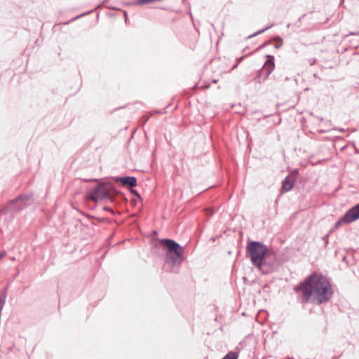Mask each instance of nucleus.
Returning <instances> with one entry per match:
<instances>
[{
  "label": "nucleus",
  "mask_w": 359,
  "mask_h": 359,
  "mask_svg": "<svg viewBox=\"0 0 359 359\" xmlns=\"http://www.w3.org/2000/svg\"><path fill=\"white\" fill-rule=\"evenodd\" d=\"M299 293L302 304L311 303L321 305L329 302L334 295V290L329 279L322 273H313L294 288Z\"/></svg>",
  "instance_id": "nucleus-1"
},
{
  "label": "nucleus",
  "mask_w": 359,
  "mask_h": 359,
  "mask_svg": "<svg viewBox=\"0 0 359 359\" xmlns=\"http://www.w3.org/2000/svg\"><path fill=\"white\" fill-rule=\"evenodd\" d=\"M86 195L88 199L94 202L104 200L111 203H115L117 200L128 201L124 194L118 190L114 183L109 181L99 182L88 191Z\"/></svg>",
  "instance_id": "nucleus-2"
},
{
  "label": "nucleus",
  "mask_w": 359,
  "mask_h": 359,
  "mask_svg": "<svg viewBox=\"0 0 359 359\" xmlns=\"http://www.w3.org/2000/svg\"><path fill=\"white\" fill-rule=\"evenodd\" d=\"M156 241L165 252V264L172 268L178 267L182 264L184 259V249L180 243L168 238H157Z\"/></svg>",
  "instance_id": "nucleus-3"
},
{
  "label": "nucleus",
  "mask_w": 359,
  "mask_h": 359,
  "mask_svg": "<svg viewBox=\"0 0 359 359\" xmlns=\"http://www.w3.org/2000/svg\"><path fill=\"white\" fill-rule=\"evenodd\" d=\"M262 242L248 240L246 245V255L256 268L261 269L266 264V258L273 254Z\"/></svg>",
  "instance_id": "nucleus-4"
},
{
  "label": "nucleus",
  "mask_w": 359,
  "mask_h": 359,
  "mask_svg": "<svg viewBox=\"0 0 359 359\" xmlns=\"http://www.w3.org/2000/svg\"><path fill=\"white\" fill-rule=\"evenodd\" d=\"M34 203L32 192L21 194L9 201L8 205L18 214Z\"/></svg>",
  "instance_id": "nucleus-5"
},
{
  "label": "nucleus",
  "mask_w": 359,
  "mask_h": 359,
  "mask_svg": "<svg viewBox=\"0 0 359 359\" xmlns=\"http://www.w3.org/2000/svg\"><path fill=\"white\" fill-rule=\"evenodd\" d=\"M359 219V203L349 208L340 218L335 225L338 227L340 225L352 223Z\"/></svg>",
  "instance_id": "nucleus-6"
},
{
  "label": "nucleus",
  "mask_w": 359,
  "mask_h": 359,
  "mask_svg": "<svg viewBox=\"0 0 359 359\" xmlns=\"http://www.w3.org/2000/svg\"><path fill=\"white\" fill-rule=\"evenodd\" d=\"M0 212L3 217V225L8 229L17 213L8 204L1 208Z\"/></svg>",
  "instance_id": "nucleus-7"
},
{
  "label": "nucleus",
  "mask_w": 359,
  "mask_h": 359,
  "mask_svg": "<svg viewBox=\"0 0 359 359\" xmlns=\"http://www.w3.org/2000/svg\"><path fill=\"white\" fill-rule=\"evenodd\" d=\"M114 182L120 184L123 187L133 188L137 185V178L134 176H116L112 177Z\"/></svg>",
  "instance_id": "nucleus-8"
},
{
  "label": "nucleus",
  "mask_w": 359,
  "mask_h": 359,
  "mask_svg": "<svg viewBox=\"0 0 359 359\" xmlns=\"http://www.w3.org/2000/svg\"><path fill=\"white\" fill-rule=\"evenodd\" d=\"M266 60L264 62L263 67L260 69H264V72L262 75L263 79L266 81L271 72L273 71L275 68V59L274 56L272 55H266Z\"/></svg>",
  "instance_id": "nucleus-9"
},
{
  "label": "nucleus",
  "mask_w": 359,
  "mask_h": 359,
  "mask_svg": "<svg viewBox=\"0 0 359 359\" xmlns=\"http://www.w3.org/2000/svg\"><path fill=\"white\" fill-rule=\"evenodd\" d=\"M294 182V177H292L291 175H287L282 181L281 188L280 191V193L284 194L285 192L290 191L293 188Z\"/></svg>",
  "instance_id": "nucleus-10"
},
{
  "label": "nucleus",
  "mask_w": 359,
  "mask_h": 359,
  "mask_svg": "<svg viewBox=\"0 0 359 359\" xmlns=\"http://www.w3.org/2000/svg\"><path fill=\"white\" fill-rule=\"evenodd\" d=\"M264 72V69H259L257 72V74L256 75V76H255L253 78V81H255V83H262L263 82H264V79H263L262 77V75Z\"/></svg>",
  "instance_id": "nucleus-11"
},
{
  "label": "nucleus",
  "mask_w": 359,
  "mask_h": 359,
  "mask_svg": "<svg viewBox=\"0 0 359 359\" xmlns=\"http://www.w3.org/2000/svg\"><path fill=\"white\" fill-rule=\"evenodd\" d=\"M238 355L236 351H229L222 359H238Z\"/></svg>",
  "instance_id": "nucleus-12"
},
{
  "label": "nucleus",
  "mask_w": 359,
  "mask_h": 359,
  "mask_svg": "<svg viewBox=\"0 0 359 359\" xmlns=\"http://www.w3.org/2000/svg\"><path fill=\"white\" fill-rule=\"evenodd\" d=\"M273 25H270L269 26H267L265 28L262 29H260L256 32H255L254 34H251L250 36H249V38H252L253 36H257L260 34H262L264 33V32H266V30H268L269 29H270L271 27H272Z\"/></svg>",
  "instance_id": "nucleus-13"
},
{
  "label": "nucleus",
  "mask_w": 359,
  "mask_h": 359,
  "mask_svg": "<svg viewBox=\"0 0 359 359\" xmlns=\"http://www.w3.org/2000/svg\"><path fill=\"white\" fill-rule=\"evenodd\" d=\"M274 39L278 41V42L275 43L274 48L276 49L280 48L282 46L283 43V39L280 36H277L274 37Z\"/></svg>",
  "instance_id": "nucleus-14"
},
{
  "label": "nucleus",
  "mask_w": 359,
  "mask_h": 359,
  "mask_svg": "<svg viewBox=\"0 0 359 359\" xmlns=\"http://www.w3.org/2000/svg\"><path fill=\"white\" fill-rule=\"evenodd\" d=\"M91 13V11H90V12H87V13H82V14H81V15H77V16H76V17L73 18L72 19L69 20V21H67V22H65L64 24H65V25H67V24H69V23L72 22H74V21H75L76 20H77V19L80 18L81 17L84 16V15H87V14H88V13Z\"/></svg>",
  "instance_id": "nucleus-15"
},
{
  "label": "nucleus",
  "mask_w": 359,
  "mask_h": 359,
  "mask_svg": "<svg viewBox=\"0 0 359 359\" xmlns=\"http://www.w3.org/2000/svg\"><path fill=\"white\" fill-rule=\"evenodd\" d=\"M129 190L131 194L136 196L139 200H142V196L137 190L134 189L133 188H130Z\"/></svg>",
  "instance_id": "nucleus-16"
},
{
  "label": "nucleus",
  "mask_w": 359,
  "mask_h": 359,
  "mask_svg": "<svg viewBox=\"0 0 359 359\" xmlns=\"http://www.w3.org/2000/svg\"><path fill=\"white\" fill-rule=\"evenodd\" d=\"M329 233L325 234L324 236H323L322 239L325 243V246L327 247L329 243Z\"/></svg>",
  "instance_id": "nucleus-17"
},
{
  "label": "nucleus",
  "mask_w": 359,
  "mask_h": 359,
  "mask_svg": "<svg viewBox=\"0 0 359 359\" xmlns=\"http://www.w3.org/2000/svg\"><path fill=\"white\" fill-rule=\"evenodd\" d=\"M316 60H317L315 57H311V58L308 59V62L309 63V65L311 66H313L316 63Z\"/></svg>",
  "instance_id": "nucleus-18"
},
{
  "label": "nucleus",
  "mask_w": 359,
  "mask_h": 359,
  "mask_svg": "<svg viewBox=\"0 0 359 359\" xmlns=\"http://www.w3.org/2000/svg\"><path fill=\"white\" fill-rule=\"evenodd\" d=\"M298 174H299V170H298V169L295 168L293 170V171L292 172V173L290 175H291L292 177L295 178Z\"/></svg>",
  "instance_id": "nucleus-19"
},
{
  "label": "nucleus",
  "mask_w": 359,
  "mask_h": 359,
  "mask_svg": "<svg viewBox=\"0 0 359 359\" xmlns=\"http://www.w3.org/2000/svg\"><path fill=\"white\" fill-rule=\"evenodd\" d=\"M339 220V219L335 222L333 228H332L331 229L329 230L328 233H329V236L336 229H338L339 227V226L338 227H335V225L337 223V222ZM341 225H340L341 226Z\"/></svg>",
  "instance_id": "nucleus-20"
},
{
  "label": "nucleus",
  "mask_w": 359,
  "mask_h": 359,
  "mask_svg": "<svg viewBox=\"0 0 359 359\" xmlns=\"http://www.w3.org/2000/svg\"><path fill=\"white\" fill-rule=\"evenodd\" d=\"M269 44H270V42L267 41V42H264V43H262L260 46H259V48H263L264 47H266V46H268Z\"/></svg>",
  "instance_id": "nucleus-21"
},
{
  "label": "nucleus",
  "mask_w": 359,
  "mask_h": 359,
  "mask_svg": "<svg viewBox=\"0 0 359 359\" xmlns=\"http://www.w3.org/2000/svg\"><path fill=\"white\" fill-rule=\"evenodd\" d=\"M244 57L241 56L236 58V62H238V64L243 60Z\"/></svg>",
  "instance_id": "nucleus-22"
},
{
  "label": "nucleus",
  "mask_w": 359,
  "mask_h": 359,
  "mask_svg": "<svg viewBox=\"0 0 359 359\" xmlns=\"http://www.w3.org/2000/svg\"><path fill=\"white\" fill-rule=\"evenodd\" d=\"M103 210L104 211L112 212L111 209L109 207H107V206L104 207Z\"/></svg>",
  "instance_id": "nucleus-23"
},
{
  "label": "nucleus",
  "mask_w": 359,
  "mask_h": 359,
  "mask_svg": "<svg viewBox=\"0 0 359 359\" xmlns=\"http://www.w3.org/2000/svg\"><path fill=\"white\" fill-rule=\"evenodd\" d=\"M238 65V62H236V64H234L233 65V67H231V71H232V70L235 69L236 68H237Z\"/></svg>",
  "instance_id": "nucleus-24"
},
{
  "label": "nucleus",
  "mask_w": 359,
  "mask_h": 359,
  "mask_svg": "<svg viewBox=\"0 0 359 359\" xmlns=\"http://www.w3.org/2000/svg\"><path fill=\"white\" fill-rule=\"evenodd\" d=\"M86 182H97V181H99V180L94 178V179H90V180H86Z\"/></svg>",
  "instance_id": "nucleus-25"
},
{
  "label": "nucleus",
  "mask_w": 359,
  "mask_h": 359,
  "mask_svg": "<svg viewBox=\"0 0 359 359\" xmlns=\"http://www.w3.org/2000/svg\"><path fill=\"white\" fill-rule=\"evenodd\" d=\"M305 16H306V14L302 15L301 17H299L298 18V20L297 22H299Z\"/></svg>",
  "instance_id": "nucleus-26"
},
{
  "label": "nucleus",
  "mask_w": 359,
  "mask_h": 359,
  "mask_svg": "<svg viewBox=\"0 0 359 359\" xmlns=\"http://www.w3.org/2000/svg\"><path fill=\"white\" fill-rule=\"evenodd\" d=\"M6 255L5 252H0V259H1Z\"/></svg>",
  "instance_id": "nucleus-27"
},
{
  "label": "nucleus",
  "mask_w": 359,
  "mask_h": 359,
  "mask_svg": "<svg viewBox=\"0 0 359 359\" xmlns=\"http://www.w3.org/2000/svg\"><path fill=\"white\" fill-rule=\"evenodd\" d=\"M19 274V271H18L16 273H15L14 278H15Z\"/></svg>",
  "instance_id": "nucleus-28"
},
{
  "label": "nucleus",
  "mask_w": 359,
  "mask_h": 359,
  "mask_svg": "<svg viewBox=\"0 0 359 359\" xmlns=\"http://www.w3.org/2000/svg\"><path fill=\"white\" fill-rule=\"evenodd\" d=\"M124 14H125L126 21L127 18H128V15H127V13L126 11L124 12Z\"/></svg>",
  "instance_id": "nucleus-29"
},
{
  "label": "nucleus",
  "mask_w": 359,
  "mask_h": 359,
  "mask_svg": "<svg viewBox=\"0 0 359 359\" xmlns=\"http://www.w3.org/2000/svg\"><path fill=\"white\" fill-rule=\"evenodd\" d=\"M355 34H356V33H353V32H351V33L349 34V35H355Z\"/></svg>",
  "instance_id": "nucleus-30"
},
{
  "label": "nucleus",
  "mask_w": 359,
  "mask_h": 359,
  "mask_svg": "<svg viewBox=\"0 0 359 359\" xmlns=\"http://www.w3.org/2000/svg\"><path fill=\"white\" fill-rule=\"evenodd\" d=\"M155 113H156V114H160V113H161V111H160L159 110H156V111H155Z\"/></svg>",
  "instance_id": "nucleus-31"
},
{
  "label": "nucleus",
  "mask_w": 359,
  "mask_h": 359,
  "mask_svg": "<svg viewBox=\"0 0 359 359\" xmlns=\"http://www.w3.org/2000/svg\"><path fill=\"white\" fill-rule=\"evenodd\" d=\"M102 220H104V218L99 219V221H102Z\"/></svg>",
  "instance_id": "nucleus-32"
},
{
  "label": "nucleus",
  "mask_w": 359,
  "mask_h": 359,
  "mask_svg": "<svg viewBox=\"0 0 359 359\" xmlns=\"http://www.w3.org/2000/svg\"><path fill=\"white\" fill-rule=\"evenodd\" d=\"M149 120V118H147L144 121V122H147Z\"/></svg>",
  "instance_id": "nucleus-33"
},
{
  "label": "nucleus",
  "mask_w": 359,
  "mask_h": 359,
  "mask_svg": "<svg viewBox=\"0 0 359 359\" xmlns=\"http://www.w3.org/2000/svg\"><path fill=\"white\" fill-rule=\"evenodd\" d=\"M157 233V231H154V234H156Z\"/></svg>",
  "instance_id": "nucleus-34"
},
{
  "label": "nucleus",
  "mask_w": 359,
  "mask_h": 359,
  "mask_svg": "<svg viewBox=\"0 0 359 359\" xmlns=\"http://www.w3.org/2000/svg\"><path fill=\"white\" fill-rule=\"evenodd\" d=\"M107 0H104L103 4H104Z\"/></svg>",
  "instance_id": "nucleus-35"
}]
</instances>
